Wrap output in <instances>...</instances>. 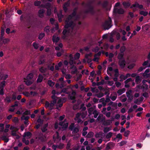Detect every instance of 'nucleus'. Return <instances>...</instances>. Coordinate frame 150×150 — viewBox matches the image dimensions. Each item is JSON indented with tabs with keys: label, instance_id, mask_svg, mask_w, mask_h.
I'll use <instances>...</instances> for the list:
<instances>
[{
	"label": "nucleus",
	"instance_id": "obj_1",
	"mask_svg": "<svg viewBox=\"0 0 150 150\" xmlns=\"http://www.w3.org/2000/svg\"><path fill=\"white\" fill-rule=\"evenodd\" d=\"M77 16L76 15V13L74 12L71 15L67 17L65 21V29L63 32V35L64 36L63 38H65L64 36H67L71 34L73 30V28L75 25L76 22Z\"/></svg>",
	"mask_w": 150,
	"mask_h": 150
},
{
	"label": "nucleus",
	"instance_id": "obj_2",
	"mask_svg": "<svg viewBox=\"0 0 150 150\" xmlns=\"http://www.w3.org/2000/svg\"><path fill=\"white\" fill-rule=\"evenodd\" d=\"M52 98L53 100L50 103H49L48 102H46L45 104V107L50 109H52V108L53 107L56 103L57 100H58V102L56 105L57 108L58 109L62 106L63 102H65L66 100L64 98L58 99V98L54 96H52Z\"/></svg>",
	"mask_w": 150,
	"mask_h": 150
},
{
	"label": "nucleus",
	"instance_id": "obj_3",
	"mask_svg": "<svg viewBox=\"0 0 150 150\" xmlns=\"http://www.w3.org/2000/svg\"><path fill=\"white\" fill-rule=\"evenodd\" d=\"M10 129L11 130L12 135L13 136H16L17 139L19 138V137L17 135L19 129L14 126H11L10 127Z\"/></svg>",
	"mask_w": 150,
	"mask_h": 150
},
{
	"label": "nucleus",
	"instance_id": "obj_4",
	"mask_svg": "<svg viewBox=\"0 0 150 150\" xmlns=\"http://www.w3.org/2000/svg\"><path fill=\"white\" fill-rule=\"evenodd\" d=\"M86 117V115L84 113L80 114L78 113L76 115V117L75 118V120L77 121L78 123L81 122V118L83 119Z\"/></svg>",
	"mask_w": 150,
	"mask_h": 150
},
{
	"label": "nucleus",
	"instance_id": "obj_5",
	"mask_svg": "<svg viewBox=\"0 0 150 150\" xmlns=\"http://www.w3.org/2000/svg\"><path fill=\"white\" fill-rule=\"evenodd\" d=\"M147 81L146 80H143L142 82V83L143 84L142 86H141L140 85H139L137 86V88H142L143 91L146 90L148 88V86L147 85L145 84V83Z\"/></svg>",
	"mask_w": 150,
	"mask_h": 150
},
{
	"label": "nucleus",
	"instance_id": "obj_6",
	"mask_svg": "<svg viewBox=\"0 0 150 150\" xmlns=\"http://www.w3.org/2000/svg\"><path fill=\"white\" fill-rule=\"evenodd\" d=\"M59 125L61 127L62 129L64 130L67 127L68 123L66 120H65L64 122H60L59 123Z\"/></svg>",
	"mask_w": 150,
	"mask_h": 150
},
{
	"label": "nucleus",
	"instance_id": "obj_7",
	"mask_svg": "<svg viewBox=\"0 0 150 150\" xmlns=\"http://www.w3.org/2000/svg\"><path fill=\"white\" fill-rule=\"evenodd\" d=\"M143 6L141 5H139L137 3H136L134 4L131 7V8H133L134 11H135L137 9V8H142Z\"/></svg>",
	"mask_w": 150,
	"mask_h": 150
},
{
	"label": "nucleus",
	"instance_id": "obj_8",
	"mask_svg": "<svg viewBox=\"0 0 150 150\" xmlns=\"http://www.w3.org/2000/svg\"><path fill=\"white\" fill-rule=\"evenodd\" d=\"M41 6L42 7H44V6H42L41 5ZM44 7L46 8L47 9V15L48 16H50L51 15V10L50 9L51 8L50 6V3H48L47 4H46L45 6H44Z\"/></svg>",
	"mask_w": 150,
	"mask_h": 150
},
{
	"label": "nucleus",
	"instance_id": "obj_9",
	"mask_svg": "<svg viewBox=\"0 0 150 150\" xmlns=\"http://www.w3.org/2000/svg\"><path fill=\"white\" fill-rule=\"evenodd\" d=\"M54 13H57L59 21V22H61L62 21V18H63V16L62 14V11H60V13H57V8L56 7L54 8Z\"/></svg>",
	"mask_w": 150,
	"mask_h": 150
},
{
	"label": "nucleus",
	"instance_id": "obj_10",
	"mask_svg": "<svg viewBox=\"0 0 150 150\" xmlns=\"http://www.w3.org/2000/svg\"><path fill=\"white\" fill-rule=\"evenodd\" d=\"M132 91L131 90H129L126 92V94L129 100H131L133 99V95L132 93Z\"/></svg>",
	"mask_w": 150,
	"mask_h": 150
},
{
	"label": "nucleus",
	"instance_id": "obj_11",
	"mask_svg": "<svg viewBox=\"0 0 150 150\" xmlns=\"http://www.w3.org/2000/svg\"><path fill=\"white\" fill-rule=\"evenodd\" d=\"M150 71V69H146L144 73L143 74V76L144 78H146L150 77V73H149Z\"/></svg>",
	"mask_w": 150,
	"mask_h": 150
},
{
	"label": "nucleus",
	"instance_id": "obj_12",
	"mask_svg": "<svg viewBox=\"0 0 150 150\" xmlns=\"http://www.w3.org/2000/svg\"><path fill=\"white\" fill-rule=\"evenodd\" d=\"M92 54L91 53L86 54L85 56L86 60L88 63L91 62L92 61V59L90 58L92 56Z\"/></svg>",
	"mask_w": 150,
	"mask_h": 150
},
{
	"label": "nucleus",
	"instance_id": "obj_13",
	"mask_svg": "<svg viewBox=\"0 0 150 150\" xmlns=\"http://www.w3.org/2000/svg\"><path fill=\"white\" fill-rule=\"evenodd\" d=\"M53 139L54 141L58 142L61 140V138L59 136L58 133L56 132L53 137Z\"/></svg>",
	"mask_w": 150,
	"mask_h": 150
},
{
	"label": "nucleus",
	"instance_id": "obj_14",
	"mask_svg": "<svg viewBox=\"0 0 150 150\" xmlns=\"http://www.w3.org/2000/svg\"><path fill=\"white\" fill-rule=\"evenodd\" d=\"M111 20L110 18H109L108 21H106L105 23V26H108L106 28L105 27V30L108 29L111 27Z\"/></svg>",
	"mask_w": 150,
	"mask_h": 150
},
{
	"label": "nucleus",
	"instance_id": "obj_15",
	"mask_svg": "<svg viewBox=\"0 0 150 150\" xmlns=\"http://www.w3.org/2000/svg\"><path fill=\"white\" fill-rule=\"evenodd\" d=\"M114 70L112 69V68L111 67H109L108 68L107 72V74L110 76H111L113 74Z\"/></svg>",
	"mask_w": 150,
	"mask_h": 150
},
{
	"label": "nucleus",
	"instance_id": "obj_16",
	"mask_svg": "<svg viewBox=\"0 0 150 150\" xmlns=\"http://www.w3.org/2000/svg\"><path fill=\"white\" fill-rule=\"evenodd\" d=\"M119 64L121 67H123L125 64V62L124 59L120 60Z\"/></svg>",
	"mask_w": 150,
	"mask_h": 150
},
{
	"label": "nucleus",
	"instance_id": "obj_17",
	"mask_svg": "<svg viewBox=\"0 0 150 150\" xmlns=\"http://www.w3.org/2000/svg\"><path fill=\"white\" fill-rule=\"evenodd\" d=\"M114 11L115 12H117L119 14H122L124 12V11L122 9L120 8L117 10L115 8H114Z\"/></svg>",
	"mask_w": 150,
	"mask_h": 150
},
{
	"label": "nucleus",
	"instance_id": "obj_18",
	"mask_svg": "<svg viewBox=\"0 0 150 150\" xmlns=\"http://www.w3.org/2000/svg\"><path fill=\"white\" fill-rule=\"evenodd\" d=\"M69 63L71 65H72L74 63V62L73 57L71 54H70L69 56Z\"/></svg>",
	"mask_w": 150,
	"mask_h": 150
},
{
	"label": "nucleus",
	"instance_id": "obj_19",
	"mask_svg": "<svg viewBox=\"0 0 150 150\" xmlns=\"http://www.w3.org/2000/svg\"><path fill=\"white\" fill-rule=\"evenodd\" d=\"M45 11L43 9H41L38 12L39 16L41 17H43Z\"/></svg>",
	"mask_w": 150,
	"mask_h": 150
},
{
	"label": "nucleus",
	"instance_id": "obj_20",
	"mask_svg": "<svg viewBox=\"0 0 150 150\" xmlns=\"http://www.w3.org/2000/svg\"><path fill=\"white\" fill-rule=\"evenodd\" d=\"M108 100L109 99H106V102H105V98H102L100 99V102H102L103 106H105L106 105V102H108Z\"/></svg>",
	"mask_w": 150,
	"mask_h": 150
},
{
	"label": "nucleus",
	"instance_id": "obj_21",
	"mask_svg": "<svg viewBox=\"0 0 150 150\" xmlns=\"http://www.w3.org/2000/svg\"><path fill=\"white\" fill-rule=\"evenodd\" d=\"M31 136V133L29 132L25 133L24 135V137L27 138H29Z\"/></svg>",
	"mask_w": 150,
	"mask_h": 150
},
{
	"label": "nucleus",
	"instance_id": "obj_22",
	"mask_svg": "<svg viewBox=\"0 0 150 150\" xmlns=\"http://www.w3.org/2000/svg\"><path fill=\"white\" fill-rule=\"evenodd\" d=\"M25 82L26 84L27 85L29 86L31 85L33 83V81L32 80H30L27 79L26 81H25Z\"/></svg>",
	"mask_w": 150,
	"mask_h": 150
},
{
	"label": "nucleus",
	"instance_id": "obj_23",
	"mask_svg": "<svg viewBox=\"0 0 150 150\" xmlns=\"http://www.w3.org/2000/svg\"><path fill=\"white\" fill-rule=\"evenodd\" d=\"M125 91V90L124 88H123L117 91V93L118 94V95L120 96L123 93H124Z\"/></svg>",
	"mask_w": 150,
	"mask_h": 150
},
{
	"label": "nucleus",
	"instance_id": "obj_24",
	"mask_svg": "<svg viewBox=\"0 0 150 150\" xmlns=\"http://www.w3.org/2000/svg\"><path fill=\"white\" fill-rule=\"evenodd\" d=\"M59 38L58 37L56 36L55 35L53 36L52 40L54 42H57L59 41Z\"/></svg>",
	"mask_w": 150,
	"mask_h": 150
},
{
	"label": "nucleus",
	"instance_id": "obj_25",
	"mask_svg": "<svg viewBox=\"0 0 150 150\" xmlns=\"http://www.w3.org/2000/svg\"><path fill=\"white\" fill-rule=\"evenodd\" d=\"M135 65V64L134 63H130L129 64L127 68L129 69H132Z\"/></svg>",
	"mask_w": 150,
	"mask_h": 150
},
{
	"label": "nucleus",
	"instance_id": "obj_26",
	"mask_svg": "<svg viewBox=\"0 0 150 150\" xmlns=\"http://www.w3.org/2000/svg\"><path fill=\"white\" fill-rule=\"evenodd\" d=\"M76 93L74 91H73L71 93V94L70 96V99L71 100H73L75 98V96Z\"/></svg>",
	"mask_w": 150,
	"mask_h": 150
},
{
	"label": "nucleus",
	"instance_id": "obj_27",
	"mask_svg": "<svg viewBox=\"0 0 150 150\" xmlns=\"http://www.w3.org/2000/svg\"><path fill=\"white\" fill-rule=\"evenodd\" d=\"M122 4L124 6L125 8L129 7L130 5V3L128 2H124L122 3Z\"/></svg>",
	"mask_w": 150,
	"mask_h": 150
},
{
	"label": "nucleus",
	"instance_id": "obj_28",
	"mask_svg": "<svg viewBox=\"0 0 150 150\" xmlns=\"http://www.w3.org/2000/svg\"><path fill=\"white\" fill-rule=\"evenodd\" d=\"M43 76L41 75H40L39 76L38 79L37 80V82L38 83L41 82L43 79Z\"/></svg>",
	"mask_w": 150,
	"mask_h": 150
},
{
	"label": "nucleus",
	"instance_id": "obj_29",
	"mask_svg": "<svg viewBox=\"0 0 150 150\" xmlns=\"http://www.w3.org/2000/svg\"><path fill=\"white\" fill-rule=\"evenodd\" d=\"M120 98L121 101L122 102H125L127 100V98H126L125 96L124 95H123L121 96Z\"/></svg>",
	"mask_w": 150,
	"mask_h": 150
},
{
	"label": "nucleus",
	"instance_id": "obj_30",
	"mask_svg": "<svg viewBox=\"0 0 150 150\" xmlns=\"http://www.w3.org/2000/svg\"><path fill=\"white\" fill-rule=\"evenodd\" d=\"M69 5V2H67V3H65L63 6V8L64 10L66 11L67 10V7Z\"/></svg>",
	"mask_w": 150,
	"mask_h": 150
},
{
	"label": "nucleus",
	"instance_id": "obj_31",
	"mask_svg": "<svg viewBox=\"0 0 150 150\" xmlns=\"http://www.w3.org/2000/svg\"><path fill=\"white\" fill-rule=\"evenodd\" d=\"M24 88V86L23 85H20L18 88V90L20 92H21Z\"/></svg>",
	"mask_w": 150,
	"mask_h": 150
},
{
	"label": "nucleus",
	"instance_id": "obj_32",
	"mask_svg": "<svg viewBox=\"0 0 150 150\" xmlns=\"http://www.w3.org/2000/svg\"><path fill=\"white\" fill-rule=\"evenodd\" d=\"M148 13L146 11H141L140 12V14L141 15H143L144 16H147Z\"/></svg>",
	"mask_w": 150,
	"mask_h": 150
},
{
	"label": "nucleus",
	"instance_id": "obj_33",
	"mask_svg": "<svg viewBox=\"0 0 150 150\" xmlns=\"http://www.w3.org/2000/svg\"><path fill=\"white\" fill-rule=\"evenodd\" d=\"M5 81H3L0 84V89H4V87L5 86Z\"/></svg>",
	"mask_w": 150,
	"mask_h": 150
},
{
	"label": "nucleus",
	"instance_id": "obj_34",
	"mask_svg": "<svg viewBox=\"0 0 150 150\" xmlns=\"http://www.w3.org/2000/svg\"><path fill=\"white\" fill-rule=\"evenodd\" d=\"M99 58V57L98 56H97V55H95L94 56V58L93 60L94 62H98Z\"/></svg>",
	"mask_w": 150,
	"mask_h": 150
},
{
	"label": "nucleus",
	"instance_id": "obj_35",
	"mask_svg": "<svg viewBox=\"0 0 150 150\" xmlns=\"http://www.w3.org/2000/svg\"><path fill=\"white\" fill-rule=\"evenodd\" d=\"M33 77V74L32 73L29 74L27 76V79L28 80H31Z\"/></svg>",
	"mask_w": 150,
	"mask_h": 150
},
{
	"label": "nucleus",
	"instance_id": "obj_36",
	"mask_svg": "<svg viewBox=\"0 0 150 150\" xmlns=\"http://www.w3.org/2000/svg\"><path fill=\"white\" fill-rule=\"evenodd\" d=\"M114 93L115 95V96H112V94H111L110 95L111 98V100L113 101L115 100L117 98V95H116V93Z\"/></svg>",
	"mask_w": 150,
	"mask_h": 150
},
{
	"label": "nucleus",
	"instance_id": "obj_37",
	"mask_svg": "<svg viewBox=\"0 0 150 150\" xmlns=\"http://www.w3.org/2000/svg\"><path fill=\"white\" fill-rule=\"evenodd\" d=\"M111 129V127H106L104 128V131L105 132H106Z\"/></svg>",
	"mask_w": 150,
	"mask_h": 150
},
{
	"label": "nucleus",
	"instance_id": "obj_38",
	"mask_svg": "<svg viewBox=\"0 0 150 150\" xmlns=\"http://www.w3.org/2000/svg\"><path fill=\"white\" fill-rule=\"evenodd\" d=\"M48 84L51 87H52L54 84V83L51 81H49L48 82Z\"/></svg>",
	"mask_w": 150,
	"mask_h": 150
},
{
	"label": "nucleus",
	"instance_id": "obj_39",
	"mask_svg": "<svg viewBox=\"0 0 150 150\" xmlns=\"http://www.w3.org/2000/svg\"><path fill=\"white\" fill-rule=\"evenodd\" d=\"M123 56V53H121L119 54L118 56V58L119 59V60L124 59L123 58H122Z\"/></svg>",
	"mask_w": 150,
	"mask_h": 150
},
{
	"label": "nucleus",
	"instance_id": "obj_40",
	"mask_svg": "<svg viewBox=\"0 0 150 150\" xmlns=\"http://www.w3.org/2000/svg\"><path fill=\"white\" fill-rule=\"evenodd\" d=\"M93 133L92 132H91L88 133L86 137L88 138H91L93 136Z\"/></svg>",
	"mask_w": 150,
	"mask_h": 150
},
{
	"label": "nucleus",
	"instance_id": "obj_41",
	"mask_svg": "<svg viewBox=\"0 0 150 150\" xmlns=\"http://www.w3.org/2000/svg\"><path fill=\"white\" fill-rule=\"evenodd\" d=\"M23 95L27 97H30V93L28 92H23Z\"/></svg>",
	"mask_w": 150,
	"mask_h": 150
},
{
	"label": "nucleus",
	"instance_id": "obj_42",
	"mask_svg": "<svg viewBox=\"0 0 150 150\" xmlns=\"http://www.w3.org/2000/svg\"><path fill=\"white\" fill-rule=\"evenodd\" d=\"M115 73L114 75L116 77H117L118 76V70L117 69H116L114 70V72L113 74Z\"/></svg>",
	"mask_w": 150,
	"mask_h": 150
},
{
	"label": "nucleus",
	"instance_id": "obj_43",
	"mask_svg": "<svg viewBox=\"0 0 150 150\" xmlns=\"http://www.w3.org/2000/svg\"><path fill=\"white\" fill-rule=\"evenodd\" d=\"M149 28V26L147 25H145L142 27V29L146 31L148 30Z\"/></svg>",
	"mask_w": 150,
	"mask_h": 150
},
{
	"label": "nucleus",
	"instance_id": "obj_44",
	"mask_svg": "<svg viewBox=\"0 0 150 150\" xmlns=\"http://www.w3.org/2000/svg\"><path fill=\"white\" fill-rule=\"evenodd\" d=\"M62 44H60L58 46L56 47H55L56 50H60V49L62 48Z\"/></svg>",
	"mask_w": 150,
	"mask_h": 150
},
{
	"label": "nucleus",
	"instance_id": "obj_45",
	"mask_svg": "<svg viewBox=\"0 0 150 150\" xmlns=\"http://www.w3.org/2000/svg\"><path fill=\"white\" fill-rule=\"evenodd\" d=\"M80 54L79 53H77L74 56L75 59H78L80 57Z\"/></svg>",
	"mask_w": 150,
	"mask_h": 150
},
{
	"label": "nucleus",
	"instance_id": "obj_46",
	"mask_svg": "<svg viewBox=\"0 0 150 150\" xmlns=\"http://www.w3.org/2000/svg\"><path fill=\"white\" fill-rule=\"evenodd\" d=\"M112 134V132H110L108 133L106 135V137L107 138H109L111 137Z\"/></svg>",
	"mask_w": 150,
	"mask_h": 150
},
{
	"label": "nucleus",
	"instance_id": "obj_47",
	"mask_svg": "<svg viewBox=\"0 0 150 150\" xmlns=\"http://www.w3.org/2000/svg\"><path fill=\"white\" fill-rule=\"evenodd\" d=\"M44 36L45 34L44 33H41L39 36V39L40 40L42 39Z\"/></svg>",
	"mask_w": 150,
	"mask_h": 150
},
{
	"label": "nucleus",
	"instance_id": "obj_48",
	"mask_svg": "<svg viewBox=\"0 0 150 150\" xmlns=\"http://www.w3.org/2000/svg\"><path fill=\"white\" fill-rule=\"evenodd\" d=\"M93 114H94V117L96 118L98 115V113L97 111L96 110L94 111L93 112Z\"/></svg>",
	"mask_w": 150,
	"mask_h": 150
},
{
	"label": "nucleus",
	"instance_id": "obj_49",
	"mask_svg": "<svg viewBox=\"0 0 150 150\" xmlns=\"http://www.w3.org/2000/svg\"><path fill=\"white\" fill-rule=\"evenodd\" d=\"M4 126L3 124H0V132H3L4 130Z\"/></svg>",
	"mask_w": 150,
	"mask_h": 150
},
{
	"label": "nucleus",
	"instance_id": "obj_50",
	"mask_svg": "<svg viewBox=\"0 0 150 150\" xmlns=\"http://www.w3.org/2000/svg\"><path fill=\"white\" fill-rule=\"evenodd\" d=\"M130 133V131L129 130H127L125 132L124 135L125 137H127Z\"/></svg>",
	"mask_w": 150,
	"mask_h": 150
},
{
	"label": "nucleus",
	"instance_id": "obj_51",
	"mask_svg": "<svg viewBox=\"0 0 150 150\" xmlns=\"http://www.w3.org/2000/svg\"><path fill=\"white\" fill-rule=\"evenodd\" d=\"M107 63V61L106 60L104 61L102 64V66L103 67H104V68H105L106 65Z\"/></svg>",
	"mask_w": 150,
	"mask_h": 150
},
{
	"label": "nucleus",
	"instance_id": "obj_52",
	"mask_svg": "<svg viewBox=\"0 0 150 150\" xmlns=\"http://www.w3.org/2000/svg\"><path fill=\"white\" fill-rule=\"evenodd\" d=\"M63 50H61L60 52H58L57 53V56L58 57L60 56L63 53Z\"/></svg>",
	"mask_w": 150,
	"mask_h": 150
},
{
	"label": "nucleus",
	"instance_id": "obj_53",
	"mask_svg": "<svg viewBox=\"0 0 150 150\" xmlns=\"http://www.w3.org/2000/svg\"><path fill=\"white\" fill-rule=\"evenodd\" d=\"M146 67H141L138 70V71L139 72H140L142 71L144 69L146 68Z\"/></svg>",
	"mask_w": 150,
	"mask_h": 150
},
{
	"label": "nucleus",
	"instance_id": "obj_54",
	"mask_svg": "<svg viewBox=\"0 0 150 150\" xmlns=\"http://www.w3.org/2000/svg\"><path fill=\"white\" fill-rule=\"evenodd\" d=\"M135 81L137 83H138L140 81V77L139 76H137L136 77Z\"/></svg>",
	"mask_w": 150,
	"mask_h": 150
},
{
	"label": "nucleus",
	"instance_id": "obj_55",
	"mask_svg": "<svg viewBox=\"0 0 150 150\" xmlns=\"http://www.w3.org/2000/svg\"><path fill=\"white\" fill-rule=\"evenodd\" d=\"M122 135L120 134H118L116 136V138L121 139L122 138Z\"/></svg>",
	"mask_w": 150,
	"mask_h": 150
},
{
	"label": "nucleus",
	"instance_id": "obj_56",
	"mask_svg": "<svg viewBox=\"0 0 150 150\" xmlns=\"http://www.w3.org/2000/svg\"><path fill=\"white\" fill-rule=\"evenodd\" d=\"M50 28L49 26H47L46 27L45 29H44V30L45 31H46V32L48 33L49 31Z\"/></svg>",
	"mask_w": 150,
	"mask_h": 150
},
{
	"label": "nucleus",
	"instance_id": "obj_57",
	"mask_svg": "<svg viewBox=\"0 0 150 150\" xmlns=\"http://www.w3.org/2000/svg\"><path fill=\"white\" fill-rule=\"evenodd\" d=\"M33 46L34 47V48L36 49H38V44L35 42L33 43Z\"/></svg>",
	"mask_w": 150,
	"mask_h": 150
},
{
	"label": "nucleus",
	"instance_id": "obj_58",
	"mask_svg": "<svg viewBox=\"0 0 150 150\" xmlns=\"http://www.w3.org/2000/svg\"><path fill=\"white\" fill-rule=\"evenodd\" d=\"M23 142L26 144H28L29 142L28 141V140H26L25 138L23 139Z\"/></svg>",
	"mask_w": 150,
	"mask_h": 150
},
{
	"label": "nucleus",
	"instance_id": "obj_59",
	"mask_svg": "<svg viewBox=\"0 0 150 150\" xmlns=\"http://www.w3.org/2000/svg\"><path fill=\"white\" fill-rule=\"evenodd\" d=\"M92 147V145H88L86 146V150H90Z\"/></svg>",
	"mask_w": 150,
	"mask_h": 150
},
{
	"label": "nucleus",
	"instance_id": "obj_60",
	"mask_svg": "<svg viewBox=\"0 0 150 150\" xmlns=\"http://www.w3.org/2000/svg\"><path fill=\"white\" fill-rule=\"evenodd\" d=\"M115 84L117 87H119L121 85V83L118 82H116L115 83Z\"/></svg>",
	"mask_w": 150,
	"mask_h": 150
},
{
	"label": "nucleus",
	"instance_id": "obj_61",
	"mask_svg": "<svg viewBox=\"0 0 150 150\" xmlns=\"http://www.w3.org/2000/svg\"><path fill=\"white\" fill-rule=\"evenodd\" d=\"M55 86H56V88H58L59 86H60V88H62L63 87L64 85H63V84L61 83V85H59V83H57V84H56Z\"/></svg>",
	"mask_w": 150,
	"mask_h": 150
},
{
	"label": "nucleus",
	"instance_id": "obj_62",
	"mask_svg": "<svg viewBox=\"0 0 150 150\" xmlns=\"http://www.w3.org/2000/svg\"><path fill=\"white\" fill-rule=\"evenodd\" d=\"M126 143V142L125 141H122L121 142L120 144V145L121 146H122Z\"/></svg>",
	"mask_w": 150,
	"mask_h": 150
},
{
	"label": "nucleus",
	"instance_id": "obj_63",
	"mask_svg": "<svg viewBox=\"0 0 150 150\" xmlns=\"http://www.w3.org/2000/svg\"><path fill=\"white\" fill-rule=\"evenodd\" d=\"M93 110V108H91L88 109V113L90 114H91Z\"/></svg>",
	"mask_w": 150,
	"mask_h": 150
},
{
	"label": "nucleus",
	"instance_id": "obj_64",
	"mask_svg": "<svg viewBox=\"0 0 150 150\" xmlns=\"http://www.w3.org/2000/svg\"><path fill=\"white\" fill-rule=\"evenodd\" d=\"M104 95V94L103 93H100L97 95V96L98 98H100L103 96Z\"/></svg>",
	"mask_w": 150,
	"mask_h": 150
}]
</instances>
